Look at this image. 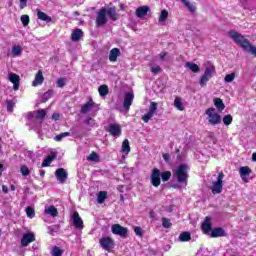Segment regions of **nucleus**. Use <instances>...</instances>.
<instances>
[{
  "label": "nucleus",
  "instance_id": "nucleus-23",
  "mask_svg": "<svg viewBox=\"0 0 256 256\" xmlns=\"http://www.w3.org/2000/svg\"><path fill=\"white\" fill-rule=\"evenodd\" d=\"M210 237L217 238V237H227V233L223 228H214L210 234Z\"/></svg>",
  "mask_w": 256,
  "mask_h": 256
},
{
  "label": "nucleus",
  "instance_id": "nucleus-7",
  "mask_svg": "<svg viewBox=\"0 0 256 256\" xmlns=\"http://www.w3.org/2000/svg\"><path fill=\"white\" fill-rule=\"evenodd\" d=\"M99 245L104 251L110 252L112 249H115V240L111 237H102L99 240Z\"/></svg>",
  "mask_w": 256,
  "mask_h": 256
},
{
  "label": "nucleus",
  "instance_id": "nucleus-34",
  "mask_svg": "<svg viewBox=\"0 0 256 256\" xmlns=\"http://www.w3.org/2000/svg\"><path fill=\"white\" fill-rule=\"evenodd\" d=\"M174 107L178 109V111H184L185 107H183V102L180 97H176L174 100Z\"/></svg>",
  "mask_w": 256,
  "mask_h": 256
},
{
  "label": "nucleus",
  "instance_id": "nucleus-40",
  "mask_svg": "<svg viewBox=\"0 0 256 256\" xmlns=\"http://www.w3.org/2000/svg\"><path fill=\"white\" fill-rule=\"evenodd\" d=\"M20 173L23 175V177H28V175H31V170H29L27 165H22L20 167Z\"/></svg>",
  "mask_w": 256,
  "mask_h": 256
},
{
  "label": "nucleus",
  "instance_id": "nucleus-59",
  "mask_svg": "<svg viewBox=\"0 0 256 256\" xmlns=\"http://www.w3.org/2000/svg\"><path fill=\"white\" fill-rule=\"evenodd\" d=\"M208 137H209L210 139H212L213 143H215V142L217 141V139L215 138V134H214L213 132H210L209 135H208Z\"/></svg>",
  "mask_w": 256,
  "mask_h": 256
},
{
  "label": "nucleus",
  "instance_id": "nucleus-30",
  "mask_svg": "<svg viewBox=\"0 0 256 256\" xmlns=\"http://www.w3.org/2000/svg\"><path fill=\"white\" fill-rule=\"evenodd\" d=\"M46 215H51V217H57L59 215V211H57L55 206H49L45 209Z\"/></svg>",
  "mask_w": 256,
  "mask_h": 256
},
{
  "label": "nucleus",
  "instance_id": "nucleus-9",
  "mask_svg": "<svg viewBox=\"0 0 256 256\" xmlns=\"http://www.w3.org/2000/svg\"><path fill=\"white\" fill-rule=\"evenodd\" d=\"M107 23V8H101L97 12L96 25L97 27H103Z\"/></svg>",
  "mask_w": 256,
  "mask_h": 256
},
{
  "label": "nucleus",
  "instance_id": "nucleus-49",
  "mask_svg": "<svg viewBox=\"0 0 256 256\" xmlns=\"http://www.w3.org/2000/svg\"><path fill=\"white\" fill-rule=\"evenodd\" d=\"M88 161H99V155H97V152H92L88 158Z\"/></svg>",
  "mask_w": 256,
  "mask_h": 256
},
{
  "label": "nucleus",
  "instance_id": "nucleus-26",
  "mask_svg": "<svg viewBox=\"0 0 256 256\" xmlns=\"http://www.w3.org/2000/svg\"><path fill=\"white\" fill-rule=\"evenodd\" d=\"M37 17L40 21H45L46 23H51L52 19L51 16H48L46 13L42 12L41 10H36Z\"/></svg>",
  "mask_w": 256,
  "mask_h": 256
},
{
  "label": "nucleus",
  "instance_id": "nucleus-52",
  "mask_svg": "<svg viewBox=\"0 0 256 256\" xmlns=\"http://www.w3.org/2000/svg\"><path fill=\"white\" fill-rule=\"evenodd\" d=\"M134 232H135V235H137L138 237H143V229H141V227L139 226L134 227Z\"/></svg>",
  "mask_w": 256,
  "mask_h": 256
},
{
  "label": "nucleus",
  "instance_id": "nucleus-24",
  "mask_svg": "<svg viewBox=\"0 0 256 256\" xmlns=\"http://www.w3.org/2000/svg\"><path fill=\"white\" fill-rule=\"evenodd\" d=\"M121 56V50L119 48H113L109 53V61L111 63H115L117 61V57Z\"/></svg>",
  "mask_w": 256,
  "mask_h": 256
},
{
  "label": "nucleus",
  "instance_id": "nucleus-63",
  "mask_svg": "<svg viewBox=\"0 0 256 256\" xmlns=\"http://www.w3.org/2000/svg\"><path fill=\"white\" fill-rule=\"evenodd\" d=\"M91 121H93V118L88 117V118L85 120V123H86L88 126H91Z\"/></svg>",
  "mask_w": 256,
  "mask_h": 256
},
{
  "label": "nucleus",
  "instance_id": "nucleus-5",
  "mask_svg": "<svg viewBox=\"0 0 256 256\" xmlns=\"http://www.w3.org/2000/svg\"><path fill=\"white\" fill-rule=\"evenodd\" d=\"M205 115L206 120L208 121L209 125H212V127H215V125H220L221 121H223L221 115L217 113L215 108H208L205 112Z\"/></svg>",
  "mask_w": 256,
  "mask_h": 256
},
{
  "label": "nucleus",
  "instance_id": "nucleus-36",
  "mask_svg": "<svg viewBox=\"0 0 256 256\" xmlns=\"http://www.w3.org/2000/svg\"><path fill=\"white\" fill-rule=\"evenodd\" d=\"M106 199H107V193L105 191H100L97 196V202L102 204V203H105Z\"/></svg>",
  "mask_w": 256,
  "mask_h": 256
},
{
  "label": "nucleus",
  "instance_id": "nucleus-56",
  "mask_svg": "<svg viewBox=\"0 0 256 256\" xmlns=\"http://www.w3.org/2000/svg\"><path fill=\"white\" fill-rule=\"evenodd\" d=\"M247 53H251L252 55H255V57H256V47L251 45L250 48L248 49Z\"/></svg>",
  "mask_w": 256,
  "mask_h": 256
},
{
  "label": "nucleus",
  "instance_id": "nucleus-62",
  "mask_svg": "<svg viewBox=\"0 0 256 256\" xmlns=\"http://www.w3.org/2000/svg\"><path fill=\"white\" fill-rule=\"evenodd\" d=\"M49 233L55 235L54 233H57V228H49Z\"/></svg>",
  "mask_w": 256,
  "mask_h": 256
},
{
  "label": "nucleus",
  "instance_id": "nucleus-17",
  "mask_svg": "<svg viewBox=\"0 0 256 256\" xmlns=\"http://www.w3.org/2000/svg\"><path fill=\"white\" fill-rule=\"evenodd\" d=\"M55 176L59 183H65L67 181V171L64 168H58L55 172Z\"/></svg>",
  "mask_w": 256,
  "mask_h": 256
},
{
  "label": "nucleus",
  "instance_id": "nucleus-12",
  "mask_svg": "<svg viewBox=\"0 0 256 256\" xmlns=\"http://www.w3.org/2000/svg\"><path fill=\"white\" fill-rule=\"evenodd\" d=\"M72 224L75 227V229H83V219H81V216H79V212L75 211L72 214Z\"/></svg>",
  "mask_w": 256,
  "mask_h": 256
},
{
  "label": "nucleus",
  "instance_id": "nucleus-1",
  "mask_svg": "<svg viewBox=\"0 0 256 256\" xmlns=\"http://www.w3.org/2000/svg\"><path fill=\"white\" fill-rule=\"evenodd\" d=\"M191 168L188 164L182 163L176 166L173 170V177L176 181V185H174V189H185L187 184L189 183V170Z\"/></svg>",
  "mask_w": 256,
  "mask_h": 256
},
{
  "label": "nucleus",
  "instance_id": "nucleus-6",
  "mask_svg": "<svg viewBox=\"0 0 256 256\" xmlns=\"http://www.w3.org/2000/svg\"><path fill=\"white\" fill-rule=\"evenodd\" d=\"M225 178V174L223 172H220L217 180L212 182L211 191L213 195H219L221 191H223V179Z\"/></svg>",
  "mask_w": 256,
  "mask_h": 256
},
{
  "label": "nucleus",
  "instance_id": "nucleus-31",
  "mask_svg": "<svg viewBox=\"0 0 256 256\" xmlns=\"http://www.w3.org/2000/svg\"><path fill=\"white\" fill-rule=\"evenodd\" d=\"M98 93L100 97H107V95H109V87L107 85L99 86Z\"/></svg>",
  "mask_w": 256,
  "mask_h": 256
},
{
  "label": "nucleus",
  "instance_id": "nucleus-50",
  "mask_svg": "<svg viewBox=\"0 0 256 256\" xmlns=\"http://www.w3.org/2000/svg\"><path fill=\"white\" fill-rule=\"evenodd\" d=\"M21 22L24 27H27V25H29V15H22Z\"/></svg>",
  "mask_w": 256,
  "mask_h": 256
},
{
  "label": "nucleus",
  "instance_id": "nucleus-57",
  "mask_svg": "<svg viewBox=\"0 0 256 256\" xmlns=\"http://www.w3.org/2000/svg\"><path fill=\"white\" fill-rule=\"evenodd\" d=\"M27 7V0H20V9H25Z\"/></svg>",
  "mask_w": 256,
  "mask_h": 256
},
{
  "label": "nucleus",
  "instance_id": "nucleus-41",
  "mask_svg": "<svg viewBox=\"0 0 256 256\" xmlns=\"http://www.w3.org/2000/svg\"><path fill=\"white\" fill-rule=\"evenodd\" d=\"M222 121L224 125L229 126L233 123V116H231V114L225 115Z\"/></svg>",
  "mask_w": 256,
  "mask_h": 256
},
{
  "label": "nucleus",
  "instance_id": "nucleus-29",
  "mask_svg": "<svg viewBox=\"0 0 256 256\" xmlns=\"http://www.w3.org/2000/svg\"><path fill=\"white\" fill-rule=\"evenodd\" d=\"M185 67L192 71V73H199L201 71V68H199V65L193 63V62H186Z\"/></svg>",
  "mask_w": 256,
  "mask_h": 256
},
{
  "label": "nucleus",
  "instance_id": "nucleus-32",
  "mask_svg": "<svg viewBox=\"0 0 256 256\" xmlns=\"http://www.w3.org/2000/svg\"><path fill=\"white\" fill-rule=\"evenodd\" d=\"M214 105L218 109V111H224L225 110V103H223V100L221 98H215L214 99Z\"/></svg>",
  "mask_w": 256,
  "mask_h": 256
},
{
  "label": "nucleus",
  "instance_id": "nucleus-13",
  "mask_svg": "<svg viewBox=\"0 0 256 256\" xmlns=\"http://www.w3.org/2000/svg\"><path fill=\"white\" fill-rule=\"evenodd\" d=\"M107 131H109L112 137H120L121 136V125L117 123L109 124Z\"/></svg>",
  "mask_w": 256,
  "mask_h": 256
},
{
  "label": "nucleus",
  "instance_id": "nucleus-8",
  "mask_svg": "<svg viewBox=\"0 0 256 256\" xmlns=\"http://www.w3.org/2000/svg\"><path fill=\"white\" fill-rule=\"evenodd\" d=\"M111 231L113 235H118L119 237H122V239H125V237H127V234L129 233V230L121 226V224H113L111 226Z\"/></svg>",
  "mask_w": 256,
  "mask_h": 256
},
{
  "label": "nucleus",
  "instance_id": "nucleus-11",
  "mask_svg": "<svg viewBox=\"0 0 256 256\" xmlns=\"http://www.w3.org/2000/svg\"><path fill=\"white\" fill-rule=\"evenodd\" d=\"M155 113H157V102H151L148 113L142 116V121H144V123H149V120Z\"/></svg>",
  "mask_w": 256,
  "mask_h": 256
},
{
  "label": "nucleus",
  "instance_id": "nucleus-64",
  "mask_svg": "<svg viewBox=\"0 0 256 256\" xmlns=\"http://www.w3.org/2000/svg\"><path fill=\"white\" fill-rule=\"evenodd\" d=\"M252 161H256V152L252 154Z\"/></svg>",
  "mask_w": 256,
  "mask_h": 256
},
{
  "label": "nucleus",
  "instance_id": "nucleus-16",
  "mask_svg": "<svg viewBox=\"0 0 256 256\" xmlns=\"http://www.w3.org/2000/svg\"><path fill=\"white\" fill-rule=\"evenodd\" d=\"M33 241H35V234H33V232H28L23 235L21 245L22 247H27L29 243H33Z\"/></svg>",
  "mask_w": 256,
  "mask_h": 256
},
{
  "label": "nucleus",
  "instance_id": "nucleus-35",
  "mask_svg": "<svg viewBox=\"0 0 256 256\" xmlns=\"http://www.w3.org/2000/svg\"><path fill=\"white\" fill-rule=\"evenodd\" d=\"M179 240L182 241V242L191 241V233H189V232H182L179 235Z\"/></svg>",
  "mask_w": 256,
  "mask_h": 256
},
{
  "label": "nucleus",
  "instance_id": "nucleus-22",
  "mask_svg": "<svg viewBox=\"0 0 256 256\" xmlns=\"http://www.w3.org/2000/svg\"><path fill=\"white\" fill-rule=\"evenodd\" d=\"M43 81H45V78L43 77V71L39 70L35 75V79L32 82V86L38 87V85H43Z\"/></svg>",
  "mask_w": 256,
  "mask_h": 256
},
{
  "label": "nucleus",
  "instance_id": "nucleus-54",
  "mask_svg": "<svg viewBox=\"0 0 256 256\" xmlns=\"http://www.w3.org/2000/svg\"><path fill=\"white\" fill-rule=\"evenodd\" d=\"M151 73H153L154 75L161 73V66H152Z\"/></svg>",
  "mask_w": 256,
  "mask_h": 256
},
{
  "label": "nucleus",
  "instance_id": "nucleus-21",
  "mask_svg": "<svg viewBox=\"0 0 256 256\" xmlns=\"http://www.w3.org/2000/svg\"><path fill=\"white\" fill-rule=\"evenodd\" d=\"M106 15L111 19V21H117L119 15L117 14V9L115 7L106 8Z\"/></svg>",
  "mask_w": 256,
  "mask_h": 256
},
{
  "label": "nucleus",
  "instance_id": "nucleus-37",
  "mask_svg": "<svg viewBox=\"0 0 256 256\" xmlns=\"http://www.w3.org/2000/svg\"><path fill=\"white\" fill-rule=\"evenodd\" d=\"M160 178H162L164 183H167L171 179V171L160 172Z\"/></svg>",
  "mask_w": 256,
  "mask_h": 256
},
{
  "label": "nucleus",
  "instance_id": "nucleus-4",
  "mask_svg": "<svg viewBox=\"0 0 256 256\" xmlns=\"http://www.w3.org/2000/svg\"><path fill=\"white\" fill-rule=\"evenodd\" d=\"M215 73V66H213L211 63H208L205 67L204 74L199 80L200 87H207V83H209V80L215 75Z\"/></svg>",
  "mask_w": 256,
  "mask_h": 256
},
{
  "label": "nucleus",
  "instance_id": "nucleus-47",
  "mask_svg": "<svg viewBox=\"0 0 256 256\" xmlns=\"http://www.w3.org/2000/svg\"><path fill=\"white\" fill-rule=\"evenodd\" d=\"M56 83H57V87H59L60 89H63V87H65L67 83V78H59Z\"/></svg>",
  "mask_w": 256,
  "mask_h": 256
},
{
  "label": "nucleus",
  "instance_id": "nucleus-46",
  "mask_svg": "<svg viewBox=\"0 0 256 256\" xmlns=\"http://www.w3.org/2000/svg\"><path fill=\"white\" fill-rule=\"evenodd\" d=\"M225 83H233L235 81V73H230L224 78Z\"/></svg>",
  "mask_w": 256,
  "mask_h": 256
},
{
  "label": "nucleus",
  "instance_id": "nucleus-28",
  "mask_svg": "<svg viewBox=\"0 0 256 256\" xmlns=\"http://www.w3.org/2000/svg\"><path fill=\"white\" fill-rule=\"evenodd\" d=\"M93 107H95V102H93V100H90L82 106L81 113H89V111H91Z\"/></svg>",
  "mask_w": 256,
  "mask_h": 256
},
{
  "label": "nucleus",
  "instance_id": "nucleus-18",
  "mask_svg": "<svg viewBox=\"0 0 256 256\" xmlns=\"http://www.w3.org/2000/svg\"><path fill=\"white\" fill-rule=\"evenodd\" d=\"M148 11H151L149 6L138 7L135 12L136 17H138V19H143V17L147 15Z\"/></svg>",
  "mask_w": 256,
  "mask_h": 256
},
{
  "label": "nucleus",
  "instance_id": "nucleus-15",
  "mask_svg": "<svg viewBox=\"0 0 256 256\" xmlns=\"http://www.w3.org/2000/svg\"><path fill=\"white\" fill-rule=\"evenodd\" d=\"M239 174L244 183H249V179L247 178L249 175H251V168H249V166L240 167Z\"/></svg>",
  "mask_w": 256,
  "mask_h": 256
},
{
  "label": "nucleus",
  "instance_id": "nucleus-53",
  "mask_svg": "<svg viewBox=\"0 0 256 256\" xmlns=\"http://www.w3.org/2000/svg\"><path fill=\"white\" fill-rule=\"evenodd\" d=\"M185 7L188 8V10L191 11V13H194L195 11V5H193L189 0L184 4Z\"/></svg>",
  "mask_w": 256,
  "mask_h": 256
},
{
  "label": "nucleus",
  "instance_id": "nucleus-39",
  "mask_svg": "<svg viewBox=\"0 0 256 256\" xmlns=\"http://www.w3.org/2000/svg\"><path fill=\"white\" fill-rule=\"evenodd\" d=\"M21 53H23V48H21V46H13L12 47V55L14 57H19V55H21Z\"/></svg>",
  "mask_w": 256,
  "mask_h": 256
},
{
  "label": "nucleus",
  "instance_id": "nucleus-51",
  "mask_svg": "<svg viewBox=\"0 0 256 256\" xmlns=\"http://www.w3.org/2000/svg\"><path fill=\"white\" fill-rule=\"evenodd\" d=\"M6 105H7V111L11 112L13 111V107H15V102L12 100H6Z\"/></svg>",
  "mask_w": 256,
  "mask_h": 256
},
{
  "label": "nucleus",
  "instance_id": "nucleus-19",
  "mask_svg": "<svg viewBox=\"0 0 256 256\" xmlns=\"http://www.w3.org/2000/svg\"><path fill=\"white\" fill-rule=\"evenodd\" d=\"M9 81L11 83H13L14 91H19V81H20L19 75L15 74V73H10Z\"/></svg>",
  "mask_w": 256,
  "mask_h": 256
},
{
  "label": "nucleus",
  "instance_id": "nucleus-48",
  "mask_svg": "<svg viewBox=\"0 0 256 256\" xmlns=\"http://www.w3.org/2000/svg\"><path fill=\"white\" fill-rule=\"evenodd\" d=\"M52 255H53V256H61V255H63V250H61V248L55 246V247L52 249Z\"/></svg>",
  "mask_w": 256,
  "mask_h": 256
},
{
  "label": "nucleus",
  "instance_id": "nucleus-33",
  "mask_svg": "<svg viewBox=\"0 0 256 256\" xmlns=\"http://www.w3.org/2000/svg\"><path fill=\"white\" fill-rule=\"evenodd\" d=\"M122 151L125 153V155H129L131 152V146H129V140L125 139L122 143Z\"/></svg>",
  "mask_w": 256,
  "mask_h": 256
},
{
  "label": "nucleus",
  "instance_id": "nucleus-45",
  "mask_svg": "<svg viewBox=\"0 0 256 256\" xmlns=\"http://www.w3.org/2000/svg\"><path fill=\"white\" fill-rule=\"evenodd\" d=\"M26 214H27V217H29V219H33V217H35V209H33V207L31 206H28L26 208Z\"/></svg>",
  "mask_w": 256,
  "mask_h": 256
},
{
  "label": "nucleus",
  "instance_id": "nucleus-27",
  "mask_svg": "<svg viewBox=\"0 0 256 256\" xmlns=\"http://www.w3.org/2000/svg\"><path fill=\"white\" fill-rule=\"evenodd\" d=\"M81 37H83V30L77 28L75 29L72 34H71V39L74 42H77L81 39Z\"/></svg>",
  "mask_w": 256,
  "mask_h": 256
},
{
  "label": "nucleus",
  "instance_id": "nucleus-20",
  "mask_svg": "<svg viewBox=\"0 0 256 256\" xmlns=\"http://www.w3.org/2000/svg\"><path fill=\"white\" fill-rule=\"evenodd\" d=\"M57 159V153L51 152L42 162V167H49Z\"/></svg>",
  "mask_w": 256,
  "mask_h": 256
},
{
  "label": "nucleus",
  "instance_id": "nucleus-10",
  "mask_svg": "<svg viewBox=\"0 0 256 256\" xmlns=\"http://www.w3.org/2000/svg\"><path fill=\"white\" fill-rule=\"evenodd\" d=\"M150 181L153 187H159L161 185V170L154 168L150 175Z\"/></svg>",
  "mask_w": 256,
  "mask_h": 256
},
{
  "label": "nucleus",
  "instance_id": "nucleus-58",
  "mask_svg": "<svg viewBox=\"0 0 256 256\" xmlns=\"http://www.w3.org/2000/svg\"><path fill=\"white\" fill-rule=\"evenodd\" d=\"M61 117V115L59 113H54L52 114V119L54 121H59V118Z\"/></svg>",
  "mask_w": 256,
  "mask_h": 256
},
{
  "label": "nucleus",
  "instance_id": "nucleus-2",
  "mask_svg": "<svg viewBox=\"0 0 256 256\" xmlns=\"http://www.w3.org/2000/svg\"><path fill=\"white\" fill-rule=\"evenodd\" d=\"M228 34L234 43L239 45V47H241L244 51H249L251 48V42H249L245 36L235 30H230Z\"/></svg>",
  "mask_w": 256,
  "mask_h": 256
},
{
  "label": "nucleus",
  "instance_id": "nucleus-14",
  "mask_svg": "<svg viewBox=\"0 0 256 256\" xmlns=\"http://www.w3.org/2000/svg\"><path fill=\"white\" fill-rule=\"evenodd\" d=\"M133 99H135V95L131 92H128L124 96V101H123V107L126 109V111H129L131 108V105H133Z\"/></svg>",
  "mask_w": 256,
  "mask_h": 256
},
{
  "label": "nucleus",
  "instance_id": "nucleus-25",
  "mask_svg": "<svg viewBox=\"0 0 256 256\" xmlns=\"http://www.w3.org/2000/svg\"><path fill=\"white\" fill-rule=\"evenodd\" d=\"M202 231L204 235H209L211 233V220L209 217H206L204 222L202 223Z\"/></svg>",
  "mask_w": 256,
  "mask_h": 256
},
{
  "label": "nucleus",
  "instance_id": "nucleus-42",
  "mask_svg": "<svg viewBox=\"0 0 256 256\" xmlns=\"http://www.w3.org/2000/svg\"><path fill=\"white\" fill-rule=\"evenodd\" d=\"M167 17H169V12L167 10H162L159 17V22L163 23L167 21Z\"/></svg>",
  "mask_w": 256,
  "mask_h": 256
},
{
  "label": "nucleus",
  "instance_id": "nucleus-38",
  "mask_svg": "<svg viewBox=\"0 0 256 256\" xmlns=\"http://www.w3.org/2000/svg\"><path fill=\"white\" fill-rule=\"evenodd\" d=\"M54 95H55L54 90H48L43 94V97H42L43 102L46 103V101H49V99H51V97H53Z\"/></svg>",
  "mask_w": 256,
  "mask_h": 256
},
{
  "label": "nucleus",
  "instance_id": "nucleus-55",
  "mask_svg": "<svg viewBox=\"0 0 256 256\" xmlns=\"http://www.w3.org/2000/svg\"><path fill=\"white\" fill-rule=\"evenodd\" d=\"M162 157H163V159H164V161H165L166 163H170V161H171V155H170L169 153L163 154Z\"/></svg>",
  "mask_w": 256,
  "mask_h": 256
},
{
  "label": "nucleus",
  "instance_id": "nucleus-44",
  "mask_svg": "<svg viewBox=\"0 0 256 256\" xmlns=\"http://www.w3.org/2000/svg\"><path fill=\"white\" fill-rule=\"evenodd\" d=\"M71 135V133H69V132H63V133H61V134H59V135H56L55 136V141H63V139H65V137H69Z\"/></svg>",
  "mask_w": 256,
  "mask_h": 256
},
{
  "label": "nucleus",
  "instance_id": "nucleus-3",
  "mask_svg": "<svg viewBox=\"0 0 256 256\" xmlns=\"http://www.w3.org/2000/svg\"><path fill=\"white\" fill-rule=\"evenodd\" d=\"M46 115H47V112L44 109H41L38 111L28 112L26 114V119H28V120L39 119L40 120L38 126H32V129H34V131H37V133H39V131H41V123L45 119Z\"/></svg>",
  "mask_w": 256,
  "mask_h": 256
},
{
  "label": "nucleus",
  "instance_id": "nucleus-43",
  "mask_svg": "<svg viewBox=\"0 0 256 256\" xmlns=\"http://www.w3.org/2000/svg\"><path fill=\"white\" fill-rule=\"evenodd\" d=\"M172 223L171 220L168 218H162V226L164 227V229H171L172 227Z\"/></svg>",
  "mask_w": 256,
  "mask_h": 256
},
{
  "label": "nucleus",
  "instance_id": "nucleus-60",
  "mask_svg": "<svg viewBox=\"0 0 256 256\" xmlns=\"http://www.w3.org/2000/svg\"><path fill=\"white\" fill-rule=\"evenodd\" d=\"M2 192L7 195L9 193V188L6 185H2Z\"/></svg>",
  "mask_w": 256,
  "mask_h": 256
},
{
  "label": "nucleus",
  "instance_id": "nucleus-61",
  "mask_svg": "<svg viewBox=\"0 0 256 256\" xmlns=\"http://www.w3.org/2000/svg\"><path fill=\"white\" fill-rule=\"evenodd\" d=\"M159 57H160L161 61H165V57H167L166 52H161V53L159 54Z\"/></svg>",
  "mask_w": 256,
  "mask_h": 256
}]
</instances>
